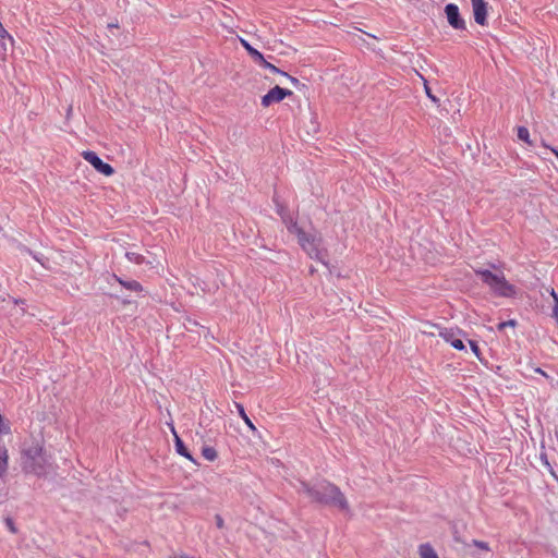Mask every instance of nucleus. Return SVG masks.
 Listing matches in <instances>:
<instances>
[{
  "label": "nucleus",
  "mask_w": 558,
  "mask_h": 558,
  "mask_svg": "<svg viewBox=\"0 0 558 558\" xmlns=\"http://www.w3.org/2000/svg\"><path fill=\"white\" fill-rule=\"evenodd\" d=\"M281 219L290 233L295 234L300 230L301 227H299L296 220L290 214L281 217Z\"/></svg>",
  "instance_id": "nucleus-16"
},
{
  "label": "nucleus",
  "mask_w": 558,
  "mask_h": 558,
  "mask_svg": "<svg viewBox=\"0 0 558 558\" xmlns=\"http://www.w3.org/2000/svg\"><path fill=\"white\" fill-rule=\"evenodd\" d=\"M0 37L8 38L11 43L13 41V38L8 34V32L3 28V26L1 24H0Z\"/></svg>",
  "instance_id": "nucleus-31"
},
{
  "label": "nucleus",
  "mask_w": 558,
  "mask_h": 558,
  "mask_svg": "<svg viewBox=\"0 0 558 558\" xmlns=\"http://www.w3.org/2000/svg\"><path fill=\"white\" fill-rule=\"evenodd\" d=\"M108 27H118V24H117V23H110V24L108 25Z\"/></svg>",
  "instance_id": "nucleus-36"
},
{
  "label": "nucleus",
  "mask_w": 558,
  "mask_h": 558,
  "mask_svg": "<svg viewBox=\"0 0 558 558\" xmlns=\"http://www.w3.org/2000/svg\"><path fill=\"white\" fill-rule=\"evenodd\" d=\"M448 24L456 31H466V23L462 17L459 7L454 3L446 4L444 9Z\"/></svg>",
  "instance_id": "nucleus-4"
},
{
  "label": "nucleus",
  "mask_w": 558,
  "mask_h": 558,
  "mask_svg": "<svg viewBox=\"0 0 558 558\" xmlns=\"http://www.w3.org/2000/svg\"><path fill=\"white\" fill-rule=\"evenodd\" d=\"M475 274L481 277L483 283L498 296L510 298L515 294V288L509 283L504 275L493 274L488 269H476Z\"/></svg>",
  "instance_id": "nucleus-2"
},
{
  "label": "nucleus",
  "mask_w": 558,
  "mask_h": 558,
  "mask_svg": "<svg viewBox=\"0 0 558 558\" xmlns=\"http://www.w3.org/2000/svg\"><path fill=\"white\" fill-rule=\"evenodd\" d=\"M235 407L238 409V413L239 415L242 417V420L244 421V423L246 424V426L255 432L256 430V427L255 425L253 424V422L251 421V418L247 416L246 412H245V409L244 407L241 404V403H235Z\"/></svg>",
  "instance_id": "nucleus-18"
},
{
  "label": "nucleus",
  "mask_w": 558,
  "mask_h": 558,
  "mask_svg": "<svg viewBox=\"0 0 558 558\" xmlns=\"http://www.w3.org/2000/svg\"><path fill=\"white\" fill-rule=\"evenodd\" d=\"M290 95H292V92L290 89L282 88L278 85H276L275 87L269 89L267 94H265L262 97V106L269 107L270 105H272L275 102H280L281 100H283L286 97H288Z\"/></svg>",
  "instance_id": "nucleus-6"
},
{
  "label": "nucleus",
  "mask_w": 558,
  "mask_h": 558,
  "mask_svg": "<svg viewBox=\"0 0 558 558\" xmlns=\"http://www.w3.org/2000/svg\"><path fill=\"white\" fill-rule=\"evenodd\" d=\"M4 524H5V526L8 527V530H9L11 533H13V534L17 533V527L15 526V523H14V521H13V519H12V518L7 517V518L4 519Z\"/></svg>",
  "instance_id": "nucleus-27"
},
{
  "label": "nucleus",
  "mask_w": 558,
  "mask_h": 558,
  "mask_svg": "<svg viewBox=\"0 0 558 558\" xmlns=\"http://www.w3.org/2000/svg\"><path fill=\"white\" fill-rule=\"evenodd\" d=\"M551 150H553V153L555 154V156L558 158V150H557V149H555V148H553Z\"/></svg>",
  "instance_id": "nucleus-38"
},
{
  "label": "nucleus",
  "mask_w": 558,
  "mask_h": 558,
  "mask_svg": "<svg viewBox=\"0 0 558 558\" xmlns=\"http://www.w3.org/2000/svg\"><path fill=\"white\" fill-rule=\"evenodd\" d=\"M174 448L175 451L182 456L192 461L194 464H198L196 460L193 458V456L190 453L189 449L186 448L184 441L174 433Z\"/></svg>",
  "instance_id": "nucleus-12"
},
{
  "label": "nucleus",
  "mask_w": 558,
  "mask_h": 558,
  "mask_svg": "<svg viewBox=\"0 0 558 558\" xmlns=\"http://www.w3.org/2000/svg\"><path fill=\"white\" fill-rule=\"evenodd\" d=\"M421 558H439L435 549L429 544H422L418 548Z\"/></svg>",
  "instance_id": "nucleus-17"
},
{
  "label": "nucleus",
  "mask_w": 558,
  "mask_h": 558,
  "mask_svg": "<svg viewBox=\"0 0 558 558\" xmlns=\"http://www.w3.org/2000/svg\"><path fill=\"white\" fill-rule=\"evenodd\" d=\"M296 490L298 493L305 494L312 501L323 506L337 508L344 512L350 509L348 499L340 488L326 480L314 483L300 481Z\"/></svg>",
  "instance_id": "nucleus-1"
},
{
  "label": "nucleus",
  "mask_w": 558,
  "mask_h": 558,
  "mask_svg": "<svg viewBox=\"0 0 558 558\" xmlns=\"http://www.w3.org/2000/svg\"><path fill=\"white\" fill-rule=\"evenodd\" d=\"M551 295H553L554 301H555L554 316L558 320V295L556 294V292L554 290H551Z\"/></svg>",
  "instance_id": "nucleus-30"
},
{
  "label": "nucleus",
  "mask_w": 558,
  "mask_h": 558,
  "mask_svg": "<svg viewBox=\"0 0 558 558\" xmlns=\"http://www.w3.org/2000/svg\"><path fill=\"white\" fill-rule=\"evenodd\" d=\"M83 158L89 162L99 173L109 177L113 174L114 169L105 162L95 151L85 150L82 154Z\"/></svg>",
  "instance_id": "nucleus-5"
},
{
  "label": "nucleus",
  "mask_w": 558,
  "mask_h": 558,
  "mask_svg": "<svg viewBox=\"0 0 558 558\" xmlns=\"http://www.w3.org/2000/svg\"><path fill=\"white\" fill-rule=\"evenodd\" d=\"M472 545L481 550L486 551V553H488L490 550L489 544L487 542L473 539Z\"/></svg>",
  "instance_id": "nucleus-25"
},
{
  "label": "nucleus",
  "mask_w": 558,
  "mask_h": 558,
  "mask_svg": "<svg viewBox=\"0 0 558 558\" xmlns=\"http://www.w3.org/2000/svg\"><path fill=\"white\" fill-rule=\"evenodd\" d=\"M29 254L33 255V257L39 262L41 265H44V256L41 254L37 255V254H33V252L29 251Z\"/></svg>",
  "instance_id": "nucleus-32"
},
{
  "label": "nucleus",
  "mask_w": 558,
  "mask_h": 558,
  "mask_svg": "<svg viewBox=\"0 0 558 558\" xmlns=\"http://www.w3.org/2000/svg\"><path fill=\"white\" fill-rule=\"evenodd\" d=\"M319 242L320 241H317L313 245L306 247L304 251L312 259H316L320 262L323 265L328 266V262L326 260L327 253L319 248Z\"/></svg>",
  "instance_id": "nucleus-10"
},
{
  "label": "nucleus",
  "mask_w": 558,
  "mask_h": 558,
  "mask_svg": "<svg viewBox=\"0 0 558 558\" xmlns=\"http://www.w3.org/2000/svg\"><path fill=\"white\" fill-rule=\"evenodd\" d=\"M112 278L119 282L123 288L133 291V292H141L143 291V286L136 281V280H124L121 277L117 275H112Z\"/></svg>",
  "instance_id": "nucleus-13"
},
{
  "label": "nucleus",
  "mask_w": 558,
  "mask_h": 558,
  "mask_svg": "<svg viewBox=\"0 0 558 558\" xmlns=\"http://www.w3.org/2000/svg\"><path fill=\"white\" fill-rule=\"evenodd\" d=\"M202 456L208 461H215L218 457L216 449L209 446L202 448Z\"/></svg>",
  "instance_id": "nucleus-19"
},
{
  "label": "nucleus",
  "mask_w": 558,
  "mask_h": 558,
  "mask_svg": "<svg viewBox=\"0 0 558 558\" xmlns=\"http://www.w3.org/2000/svg\"><path fill=\"white\" fill-rule=\"evenodd\" d=\"M518 138L520 141H523V142L527 143V144H531L530 132H529V130L525 126H519L518 128Z\"/></svg>",
  "instance_id": "nucleus-23"
},
{
  "label": "nucleus",
  "mask_w": 558,
  "mask_h": 558,
  "mask_svg": "<svg viewBox=\"0 0 558 558\" xmlns=\"http://www.w3.org/2000/svg\"><path fill=\"white\" fill-rule=\"evenodd\" d=\"M274 202H275V204H276V211H277V214H278L280 217H283V216H286V215L290 214V213H289V210H288V208H287L283 204H281V203L278 201V198H277V197H275V198H274Z\"/></svg>",
  "instance_id": "nucleus-24"
},
{
  "label": "nucleus",
  "mask_w": 558,
  "mask_h": 558,
  "mask_svg": "<svg viewBox=\"0 0 558 558\" xmlns=\"http://www.w3.org/2000/svg\"><path fill=\"white\" fill-rule=\"evenodd\" d=\"M258 64L260 66H263L264 69H267L269 70L270 72L272 73H278V74H281V75H287L286 72H283L282 70H280L279 68H277L276 65L269 63L268 61H266V59L264 58V61H259Z\"/></svg>",
  "instance_id": "nucleus-22"
},
{
  "label": "nucleus",
  "mask_w": 558,
  "mask_h": 558,
  "mask_svg": "<svg viewBox=\"0 0 558 558\" xmlns=\"http://www.w3.org/2000/svg\"><path fill=\"white\" fill-rule=\"evenodd\" d=\"M8 450L3 444H0V477H2L8 470Z\"/></svg>",
  "instance_id": "nucleus-15"
},
{
  "label": "nucleus",
  "mask_w": 558,
  "mask_h": 558,
  "mask_svg": "<svg viewBox=\"0 0 558 558\" xmlns=\"http://www.w3.org/2000/svg\"><path fill=\"white\" fill-rule=\"evenodd\" d=\"M295 235L298 236V242L303 250H305L310 245H313L317 241H320L315 235L305 232L302 228H300V230L295 233Z\"/></svg>",
  "instance_id": "nucleus-11"
},
{
  "label": "nucleus",
  "mask_w": 558,
  "mask_h": 558,
  "mask_svg": "<svg viewBox=\"0 0 558 558\" xmlns=\"http://www.w3.org/2000/svg\"><path fill=\"white\" fill-rule=\"evenodd\" d=\"M535 373H538V374L547 377V374L542 368H539V367L535 368Z\"/></svg>",
  "instance_id": "nucleus-35"
},
{
  "label": "nucleus",
  "mask_w": 558,
  "mask_h": 558,
  "mask_svg": "<svg viewBox=\"0 0 558 558\" xmlns=\"http://www.w3.org/2000/svg\"><path fill=\"white\" fill-rule=\"evenodd\" d=\"M425 93H426L427 97H428V98H429L434 104L439 105V98H438V97H436V96L432 93L430 88H429L426 84H425Z\"/></svg>",
  "instance_id": "nucleus-29"
},
{
  "label": "nucleus",
  "mask_w": 558,
  "mask_h": 558,
  "mask_svg": "<svg viewBox=\"0 0 558 558\" xmlns=\"http://www.w3.org/2000/svg\"><path fill=\"white\" fill-rule=\"evenodd\" d=\"M474 21L478 25L487 24V3L484 0H471Z\"/></svg>",
  "instance_id": "nucleus-7"
},
{
  "label": "nucleus",
  "mask_w": 558,
  "mask_h": 558,
  "mask_svg": "<svg viewBox=\"0 0 558 558\" xmlns=\"http://www.w3.org/2000/svg\"><path fill=\"white\" fill-rule=\"evenodd\" d=\"M470 348L472 352L480 359L481 350L476 341L469 340Z\"/></svg>",
  "instance_id": "nucleus-28"
},
{
  "label": "nucleus",
  "mask_w": 558,
  "mask_h": 558,
  "mask_svg": "<svg viewBox=\"0 0 558 558\" xmlns=\"http://www.w3.org/2000/svg\"><path fill=\"white\" fill-rule=\"evenodd\" d=\"M216 524L219 529L223 527V519L219 514L216 515Z\"/></svg>",
  "instance_id": "nucleus-33"
},
{
  "label": "nucleus",
  "mask_w": 558,
  "mask_h": 558,
  "mask_svg": "<svg viewBox=\"0 0 558 558\" xmlns=\"http://www.w3.org/2000/svg\"><path fill=\"white\" fill-rule=\"evenodd\" d=\"M242 46L245 48L247 53L251 56V58L258 63L259 61H264V56L262 52H259L257 49L252 47L246 40L241 39Z\"/></svg>",
  "instance_id": "nucleus-14"
},
{
  "label": "nucleus",
  "mask_w": 558,
  "mask_h": 558,
  "mask_svg": "<svg viewBox=\"0 0 558 558\" xmlns=\"http://www.w3.org/2000/svg\"><path fill=\"white\" fill-rule=\"evenodd\" d=\"M125 257L131 262V263H134L136 265H142L145 263V256L138 254V253H135V252H126L125 253Z\"/></svg>",
  "instance_id": "nucleus-21"
},
{
  "label": "nucleus",
  "mask_w": 558,
  "mask_h": 558,
  "mask_svg": "<svg viewBox=\"0 0 558 558\" xmlns=\"http://www.w3.org/2000/svg\"><path fill=\"white\" fill-rule=\"evenodd\" d=\"M286 76L291 81V83H292L293 85H295V86H296V85L299 84V80H298L296 77H293V76L289 75L288 73H287V75H286Z\"/></svg>",
  "instance_id": "nucleus-34"
},
{
  "label": "nucleus",
  "mask_w": 558,
  "mask_h": 558,
  "mask_svg": "<svg viewBox=\"0 0 558 558\" xmlns=\"http://www.w3.org/2000/svg\"><path fill=\"white\" fill-rule=\"evenodd\" d=\"M319 242L320 241H317L313 245L306 247L304 251L312 259H316L320 262L323 265L328 266V262L326 260L327 253L319 248Z\"/></svg>",
  "instance_id": "nucleus-9"
},
{
  "label": "nucleus",
  "mask_w": 558,
  "mask_h": 558,
  "mask_svg": "<svg viewBox=\"0 0 558 558\" xmlns=\"http://www.w3.org/2000/svg\"><path fill=\"white\" fill-rule=\"evenodd\" d=\"M518 325L515 319H509L506 322H501L497 325V329L499 331L504 330L506 327H515Z\"/></svg>",
  "instance_id": "nucleus-26"
},
{
  "label": "nucleus",
  "mask_w": 558,
  "mask_h": 558,
  "mask_svg": "<svg viewBox=\"0 0 558 558\" xmlns=\"http://www.w3.org/2000/svg\"><path fill=\"white\" fill-rule=\"evenodd\" d=\"M539 459H541L543 465L548 470L550 475L554 476L555 478H558L553 465L550 464V462L548 460L547 453L545 451L541 452Z\"/></svg>",
  "instance_id": "nucleus-20"
},
{
  "label": "nucleus",
  "mask_w": 558,
  "mask_h": 558,
  "mask_svg": "<svg viewBox=\"0 0 558 558\" xmlns=\"http://www.w3.org/2000/svg\"><path fill=\"white\" fill-rule=\"evenodd\" d=\"M15 303H16V304H24V303H25V301H24V300H16V301H15Z\"/></svg>",
  "instance_id": "nucleus-37"
},
{
  "label": "nucleus",
  "mask_w": 558,
  "mask_h": 558,
  "mask_svg": "<svg viewBox=\"0 0 558 558\" xmlns=\"http://www.w3.org/2000/svg\"><path fill=\"white\" fill-rule=\"evenodd\" d=\"M461 330H453V329H446L445 331L440 332V336L444 338V340L448 343H450L456 350L463 351L465 350V344L463 340L459 337L461 335Z\"/></svg>",
  "instance_id": "nucleus-8"
},
{
  "label": "nucleus",
  "mask_w": 558,
  "mask_h": 558,
  "mask_svg": "<svg viewBox=\"0 0 558 558\" xmlns=\"http://www.w3.org/2000/svg\"><path fill=\"white\" fill-rule=\"evenodd\" d=\"M23 469L26 473L43 476L46 473V459L44 449L38 444L32 445L23 450Z\"/></svg>",
  "instance_id": "nucleus-3"
}]
</instances>
